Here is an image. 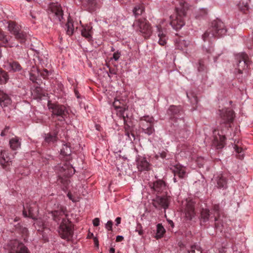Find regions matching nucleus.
<instances>
[{
	"label": "nucleus",
	"mask_w": 253,
	"mask_h": 253,
	"mask_svg": "<svg viewBox=\"0 0 253 253\" xmlns=\"http://www.w3.org/2000/svg\"><path fill=\"white\" fill-rule=\"evenodd\" d=\"M176 1L178 2L179 6L175 7V13L170 16V24L174 29L178 30L185 25L184 17L186 15L188 6L184 0Z\"/></svg>",
	"instance_id": "nucleus-1"
},
{
	"label": "nucleus",
	"mask_w": 253,
	"mask_h": 253,
	"mask_svg": "<svg viewBox=\"0 0 253 253\" xmlns=\"http://www.w3.org/2000/svg\"><path fill=\"white\" fill-rule=\"evenodd\" d=\"M227 29L223 22L219 20L212 22L210 27L202 35L204 41H209L213 38H219L226 35Z\"/></svg>",
	"instance_id": "nucleus-2"
},
{
	"label": "nucleus",
	"mask_w": 253,
	"mask_h": 253,
	"mask_svg": "<svg viewBox=\"0 0 253 253\" xmlns=\"http://www.w3.org/2000/svg\"><path fill=\"white\" fill-rule=\"evenodd\" d=\"M23 208V215L25 217H29L35 220L34 225L38 231H42L43 229L47 228V224L43 219L41 218H37L38 214V210L35 205H34V207H30L28 212L24 207Z\"/></svg>",
	"instance_id": "nucleus-3"
},
{
	"label": "nucleus",
	"mask_w": 253,
	"mask_h": 253,
	"mask_svg": "<svg viewBox=\"0 0 253 253\" xmlns=\"http://www.w3.org/2000/svg\"><path fill=\"white\" fill-rule=\"evenodd\" d=\"M74 225L68 219H63L59 227L58 233L61 238L70 240L74 234Z\"/></svg>",
	"instance_id": "nucleus-4"
},
{
	"label": "nucleus",
	"mask_w": 253,
	"mask_h": 253,
	"mask_svg": "<svg viewBox=\"0 0 253 253\" xmlns=\"http://www.w3.org/2000/svg\"><path fill=\"white\" fill-rule=\"evenodd\" d=\"M132 26L136 31H139L146 39L150 38L152 34V27L145 18L135 20Z\"/></svg>",
	"instance_id": "nucleus-5"
},
{
	"label": "nucleus",
	"mask_w": 253,
	"mask_h": 253,
	"mask_svg": "<svg viewBox=\"0 0 253 253\" xmlns=\"http://www.w3.org/2000/svg\"><path fill=\"white\" fill-rule=\"evenodd\" d=\"M8 31L14 35L15 38L21 43H24L26 41L27 34L21 30V26L14 21L8 22Z\"/></svg>",
	"instance_id": "nucleus-6"
},
{
	"label": "nucleus",
	"mask_w": 253,
	"mask_h": 253,
	"mask_svg": "<svg viewBox=\"0 0 253 253\" xmlns=\"http://www.w3.org/2000/svg\"><path fill=\"white\" fill-rule=\"evenodd\" d=\"M48 13L50 18L55 22H60L63 19V11L58 3H52L49 5Z\"/></svg>",
	"instance_id": "nucleus-7"
},
{
	"label": "nucleus",
	"mask_w": 253,
	"mask_h": 253,
	"mask_svg": "<svg viewBox=\"0 0 253 253\" xmlns=\"http://www.w3.org/2000/svg\"><path fill=\"white\" fill-rule=\"evenodd\" d=\"M218 120L220 125H230L234 120L235 115L234 111L230 109L219 110Z\"/></svg>",
	"instance_id": "nucleus-8"
},
{
	"label": "nucleus",
	"mask_w": 253,
	"mask_h": 253,
	"mask_svg": "<svg viewBox=\"0 0 253 253\" xmlns=\"http://www.w3.org/2000/svg\"><path fill=\"white\" fill-rule=\"evenodd\" d=\"M59 171L60 172V176H63L65 177V179L63 178H60L59 180V182L63 183L64 186L67 187L70 182L68 177L74 173L75 169L71 166L65 164L60 168Z\"/></svg>",
	"instance_id": "nucleus-9"
},
{
	"label": "nucleus",
	"mask_w": 253,
	"mask_h": 253,
	"mask_svg": "<svg viewBox=\"0 0 253 253\" xmlns=\"http://www.w3.org/2000/svg\"><path fill=\"white\" fill-rule=\"evenodd\" d=\"M7 248L9 253H30L28 248L17 240L10 241Z\"/></svg>",
	"instance_id": "nucleus-10"
},
{
	"label": "nucleus",
	"mask_w": 253,
	"mask_h": 253,
	"mask_svg": "<svg viewBox=\"0 0 253 253\" xmlns=\"http://www.w3.org/2000/svg\"><path fill=\"white\" fill-rule=\"evenodd\" d=\"M48 106L49 109L51 110L52 116L61 117L62 119L60 121L64 120L67 111L64 105L48 103Z\"/></svg>",
	"instance_id": "nucleus-11"
},
{
	"label": "nucleus",
	"mask_w": 253,
	"mask_h": 253,
	"mask_svg": "<svg viewBox=\"0 0 253 253\" xmlns=\"http://www.w3.org/2000/svg\"><path fill=\"white\" fill-rule=\"evenodd\" d=\"M170 202V196L161 197L158 196L153 200V205L156 208H161L167 209L169 206Z\"/></svg>",
	"instance_id": "nucleus-12"
},
{
	"label": "nucleus",
	"mask_w": 253,
	"mask_h": 253,
	"mask_svg": "<svg viewBox=\"0 0 253 253\" xmlns=\"http://www.w3.org/2000/svg\"><path fill=\"white\" fill-rule=\"evenodd\" d=\"M236 59L238 61V69L239 73H242V70L248 68L249 64L248 56L245 53H241L236 56Z\"/></svg>",
	"instance_id": "nucleus-13"
},
{
	"label": "nucleus",
	"mask_w": 253,
	"mask_h": 253,
	"mask_svg": "<svg viewBox=\"0 0 253 253\" xmlns=\"http://www.w3.org/2000/svg\"><path fill=\"white\" fill-rule=\"evenodd\" d=\"M151 189L157 194L166 193L167 186L166 182L163 180L159 179L149 184Z\"/></svg>",
	"instance_id": "nucleus-14"
},
{
	"label": "nucleus",
	"mask_w": 253,
	"mask_h": 253,
	"mask_svg": "<svg viewBox=\"0 0 253 253\" xmlns=\"http://www.w3.org/2000/svg\"><path fill=\"white\" fill-rule=\"evenodd\" d=\"M137 168L139 171H149L151 169V164L145 157L138 156L136 159Z\"/></svg>",
	"instance_id": "nucleus-15"
},
{
	"label": "nucleus",
	"mask_w": 253,
	"mask_h": 253,
	"mask_svg": "<svg viewBox=\"0 0 253 253\" xmlns=\"http://www.w3.org/2000/svg\"><path fill=\"white\" fill-rule=\"evenodd\" d=\"M185 217L186 220H191L195 216L194 204L191 201H187L184 210Z\"/></svg>",
	"instance_id": "nucleus-16"
},
{
	"label": "nucleus",
	"mask_w": 253,
	"mask_h": 253,
	"mask_svg": "<svg viewBox=\"0 0 253 253\" xmlns=\"http://www.w3.org/2000/svg\"><path fill=\"white\" fill-rule=\"evenodd\" d=\"M164 20H161L160 23L156 26L158 32V36L159 37L158 43L160 45L164 46L167 42L168 37L164 33L162 29V25L163 24Z\"/></svg>",
	"instance_id": "nucleus-17"
},
{
	"label": "nucleus",
	"mask_w": 253,
	"mask_h": 253,
	"mask_svg": "<svg viewBox=\"0 0 253 253\" xmlns=\"http://www.w3.org/2000/svg\"><path fill=\"white\" fill-rule=\"evenodd\" d=\"M53 219L56 222H59L60 220L62 221L64 219H68L66 217L65 208L61 207L58 210L51 211Z\"/></svg>",
	"instance_id": "nucleus-18"
},
{
	"label": "nucleus",
	"mask_w": 253,
	"mask_h": 253,
	"mask_svg": "<svg viewBox=\"0 0 253 253\" xmlns=\"http://www.w3.org/2000/svg\"><path fill=\"white\" fill-rule=\"evenodd\" d=\"M3 67L9 71L13 72H18L21 70L22 67L20 64L15 61H6L3 64Z\"/></svg>",
	"instance_id": "nucleus-19"
},
{
	"label": "nucleus",
	"mask_w": 253,
	"mask_h": 253,
	"mask_svg": "<svg viewBox=\"0 0 253 253\" xmlns=\"http://www.w3.org/2000/svg\"><path fill=\"white\" fill-rule=\"evenodd\" d=\"M216 132L217 131L215 129L213 131L214 136L213 143L216 146L217 149H220L223 147L224 145L225 137L224 135L219 134L218 133L216 135Z\"/></svg>",
	"instance_id": "nucleus-20"
},
{
	"label": "nucleus",
	"mask_w": 253,
	"mask_h": 253,
	"mask_svg": "<svg viewBox=\"0 0 253 253\" xmlns=\"http://www.w3.org/2000/svg\"><path fill=\"white\" fill-rule=\"evenodd\" d=\"M174 175H178L179 178H183L186 175V169L180 164H176L171 168Z\"/></svg>",
	"instance_id": "nucleus-21"
},
{
	"label": "nucleus",
	"mask_w": 253,
	"mask_h": 253,
	"mask_svg": "<svg viewBox=\"0 0 253 253\" xmlns=\"http://www.w3.org/2000/svg\"><path fill=\"white\" fill-rule=\"evenodd\" d=\"M83 29L81 31V34L83 37L85 38L87 41H90L92 39L93 32L92 27L90 25H85L82 26Z\"/></svg>",
	"instance_id": "nucleus-22"
},
{
	"label": "nucleus",
	"mask_w": 253,
	"mask_h": 253,
	"mask_svg": "<svg viewBox=\"0 0 253 253\" xmlns=\"http://www.w3.org/2000/svg\"><path fill=\"white\" fill-rule=\"evenodd\" d=\"M7 152L3 150L0 152V163L4 169H6L7 166L11 164L10 158L7 156Z\"/></svg>",
	"instance_id": "nucleus-23"
},
{
	"label": "nucleus",
	"mask_w": 253,
	"mask_h": 253,
	"mask_svg": "<svg viewBox=\"0 0 253 253\" xmlns=\"http://www.w3.org/2000/svg\"><path fill=\"white\" fill-rule=\"evenodd\" d=\"M11 103V99L8 94L2 91H0V105L2 107H6Z\"/></svg>",
	"instance_id": "nucleus-24"
},
{
	"label": "nucleus",
	"mask_w": 253,
	"mask_h": 253,
	"mask_svg": "<svg viewBox=\"0 0 253 253\" xmlns=\"http://www.w3.org/2000/svg\"><path fill=\"white\" fill-rule=\"evenodd\" d=\"M10 147L13 150H16L21 147V139L17 136H15L9 140Z\"/></svg>",
	"instance_id": "nucleus-25"
},
{
	"label": "nucleus",
	"mask_w": 253,
	"mask_h": 253,
	"mask_svg": "<svg viewBox=\"0 0 253 253\" xmlns=\"http://www.w3.org/2000/svg\"><path fill=\"white\" fill-rule=\"evenodd\" d=\"M211 214V212L208 209H202L201 212V220L203 222H207L210 219H212L213 216Z\"/></svg>",
	"instance_id": "nucleus-26"
},
{
	"label": "nucleus",
	"mask_w": 253,
	"mask_h": 253,
	"mask_svg": "<svg viewBox=\"0 0 253 253\" xmlns=\"http://www.w3.org/2000/svg\"><path fill=\"white\" fill-rule=\"evenodd\" d=\"M211 214H213V221H217L220 216V207L219 205H213L211 211Z\"/></svg>",
	"instance_id": "nucleus-27"
},
{
	"label": "nucleus",
	"mask_w": 253,
	"mask_h": 253,
	"mask_svg": "<svg viewBox=\"0 0 253 253\" xmlns=\"http://www.w3.org/2000/svg\"><path fill=\"white\" fill-rule=\"evenodd\" d=\"M166 230L163 225L160 223L158 224L157 225V233L155 238L157 240L162 238Z\"/></svg>",
	"instance_id": "nucleus-28"
},
{
	"label": "nucleus",
	"mask_w": 253,
	"mask_h": 253,
	"mask_svg": "<svg viewBox=\"0 0 253 253\" xmlns=\"http://www.w3.org/2000/svg\"><path fill=\"white\" fill-rule=\"evenodd\" d=\"M217 184L219 188H225L227 187V179L222 174L217 177Z\"/></svg>",
	"instance_id": "nucleus-29"
},
{
	"label": "nucleus",
	"mask_w": 253,
	"mask_h": 253,
	"mask_svg": "<svg viewBox=\"0 0 253 253\" xmlns=\"http://www.w3.org/2000/svg\"><path fill=\"white\" fill-rule=\"evenodd\" d=\"M119 109L118 114L121 117L123 118V119L124 120V124L126 126H125V133L126 135L129 136V132L127 130V127H129V126H127L126 125V120L124 115L125 112L126 111V108L125 107H120V108H118Z\"/></svg>",
	"instance_id": "nucleus-30"
},
{
	"label": "nucleus",
	"mask_w": 253,
	"mask_h": 253,
	"mask_svg": "<svg viewBox=\"0 0 253 253\" xmlns=\"http://www.w3.org/2000/svg\"><path fill=\"white\" fill-rule=\"evenodd\" d=\"M65 28L66 30V33L68 35L71 36L73 35L74 31V27L72 20L68 19L65 25Z\"/></svg>",
	"instance_id": "nucleus-31"
},
{
	"label": "nucleus",
	"mask_w": 253,
	"mask_h": 253,
	"mask_svg": "<svg viewBox=\"0 0 253 253\" xmlns=\"http://www.w3.org/2000/svg\"><path fill=\"white\" fill-rule=\"evenodd\" d=\"M82 2L90 11L94 10L96 5V0H82Z\"/></svg>",
	"instance_id": "nucleus-32"
},
{
	"label": "nucleus",
	"mask_w": 253,
	"mask_h": 253,
	"mask_svg": "<svg viewBox=\"0 0 253 253\" xmlns=\"http://www.w3.org/2000/svg\"><path fill=\"white\" fill-rule=\"evenodd\" d=\"M141 127L143 129V131L149 135L152 134L154 132L153 125H145L144 123H142Z\"/></svg>",
	"instance_id": "nucleus-33"
},
{
	"label": "nucleus",
	"mask_w": 253,
	"mask_h": 253,
	"mask_svg": "<svg viewBox=\"0 0 253 253\" xmlns=\"http://www.w3.org/2000/svg\"><path fill=\"white\" fill-rule=\"evenodd\" d=\"M44 140L47 143L56 142L57 140V133H47L45 134Z\"/></svg>",
	"instance_id": "nucleus-34"
},
{
	"label": "nucleus",
	"mask_w": 253,
	"mask_h": 253,
	"mask_svg": "<svg viewBox=\"0 0 253 253\" xmlns=\"http://www.w3.org/2000/svg\"><path fill=\"white\" fill-rule=\"evenodd\" d=\"M144 123L145 125H153L154 118L152 117L144 116L140 119V126L141 124Z\"/></svg>",
	"instance_id": "nucleus-35"
},
{
	"label": "nucleus",
	"mask_w": 253,
	"mask_h": 253,
	"mask_svg": "<svg viewBox=\"0 0 253 253\" xmlns=\"http://www.w3.org/2000/svg\"><path fill=\"white\" fill-rule=\"evenodd\" d=\"M8 79L9 77L7 73L2 70H0V84H6Z\"/></svg>",
	"instance_id": "nucleus-36"
},
{
	"label": "nucleus",
	"mask_w": 253,
	"mask_h": 253,
	"mask_svg": "<svg viewBox=\"0 0 253 253\" xmlns=\"http://www.w3.org/2000/svg\"><path fill=\"white\" fill-rule=\"evenodd\" d=\"M8 45V40L4 33L0 30V46H7Z\"/></svg>",
	"instance_id": "nucleus-37"
},
{
	"label": "nucleus",
	"mask_w": 253,
	"mask_h": 253,
	"mask_svg": "<svg viewBox=\"0 0 253 253\" xmlns=\"http://www.w3.org/2000/svg\"><path fill=\"white\" fill-rule=\"evenodd\" d=\"M144 11V7L142 4L136 6L133 10V13L135 16L141 15Z\"/></svg>",
	"instance_id": "nucleus-38"
},
{
	"label": "nucleus",
	"mask_w": 253,
	"mask_h": 253,
	"mask_svg": "<svg viewBox=\"0 0 253 253\" xmlns=\"http://www.w3.org/2000/svg\"><path fill=\"white\" fill-rule=\"evenodd\" d=\"M182 111L181 108L180 106H170L169 109V112L171 115H176Z\"/></svg>",
	"instance_id": "nucleus-39"
},
{
	"label": "nucleus",
	"mask_w": 253,
	"mask_h": 253,
	"mask_svg": "<svg viewBox=\"0 0 253 253\" xmlns=\"http://www.w3.org/2000/svg\"><path fill=\"white\" fill-rule=\"evenodd\" d=\"M236 152L238 153L237 157L241 160H242L245 156V151L241 147L235 145L234 147Z\"/></svg>",
	"instance_id": "nucleus-40"
},
{
	"label": "nucleus",
	"mask_w": 253,
	"mask_h": 253,
	"mask_svg": "<svg viewBox=\"0 0 253 253\" xmlns=\"http://www.w3.org/2000/svg\"><path fill=\"white\" fill-rule=\"evenodd\" d=\"M71 149L67 144H64L62 148L61 149V154L64 156H68L71 154Z\"/></svg>",
	"instance_id": "nucleus-41"
},
{
	"label": "nucleus",
	"mask_w": 253,
	"mask_h": 253,
	"mask_svg": "<svg viewBox=\"0 0 253 253\" xmlns=\"http://www.w3.org/2000/svg\"><path fill=\"white\" fill-rule=\"evenodd\" d=\"M238 7L240 10L244 12L248 9V4L247 3H244L243 2H240L238 4Z\"/></svg>",
	"instance_id": "nucleus-42"
},
{
	"label": "nucleus",
	"mask_w": 253,
	"mask_h": 253,
	"mask_svg": "<svg viewBox=\"0 0 253 253\" xmlns=\"http://www.w3.org/2000/svg\"><path fill=\"white\" fill-rule=\"evenodd\" d=\"M135 232H137L140 236L142 235L144 233L142 226L140 224H138L135 229Z\"/></svg>",
	"instance_id": "nucleus-43"
},
{
	"label": "nucleus",
	"mask_w": 253,
	"mask_h": 253,
	"mask_svg": "<svg viewBox=\"0 0 253 253\" xmlns=\"http://www.w3.org/2000/svg\"><path fill=\"white\" fill-rule=\"evenodd\" d=\"M42 77L44 79L46 78L48 76V71L46 69H44L42 71H39Z\"/></svg>",
	"instance_id": "nucleus-44"
},
{
	"label": "nucleus",
	"mask_w": 253,
	"mask_h": 253,
	"mask_svg": "<svg viewBox=\"0 0 253 253\" xmlns=\"http://www.w3.org/2000/svg\"><path fill=\"white\" fill-rule=\"evenodd\" d=\"M67 196L69 198V199L72 201L73 202H76L78 201V198H77L76 197H74L72 193L71 192H68L67 194Z\"/></svg>",
	"instance_id": "nucleus-45"
},
{
	"label": "nucleus",
	"mask_w": 253,
	"mask_h": 253,
	"mask_svg": "<svg viewBox=\"0 0 253 253\" xmlns=\"http://www.w3.org/2000/svg\"><path fill=\"white\" fill-rule=\"evenodd\" d=\"M113 222L112 221H108L106 224L105 227L108 231H112Z\"/></svg>",
	"instance_id": "nucleus-46"
},
{
	"label": "nucleus",
	"mask_w": 253,
	"mask_h": 253,
	"mask_svg": "<svg viewBox=\"0 0 253 253\" xmlns=\"http://www.w3.org/2000/svg\"><path fill=\"white\" fill-rule=\"evenodd\" d=\"M207 13H208V11L206 9H205V8L201 9L199 11V16H201V17L204 16L205 15H206L207 14Z\"/></svg>",
	"instance_id": "nucleus-47"
},
{
	"label": "nucleus",
	"mask_w": 253,
	"mask_h": 253,
	"mask_svg": "<svg viewBox=\"0 0 253 253\" xmlns=\"http://www.w3.org/2000/svg\"><path fill=\"white\" fill-rule=\"evenodd\" d=\"M120 102L119 101V100L115 99V101L113 102V105L116 109H118L120 107Z\"/></svg>",
	"instance_id": "nucleus-48"
},
{
	"label": "nucleus",
	"mask_w": 253,
	"mask_h": 253,
	"mask_svg": "<svg viewBox=\"0 0 253 253\" xmlns=\"http://www.w3.org/2000/svg\"><path fill=\"white\" fill-rule=\"evenodd\" d=\"M120 55L121 53L119 51H117L114 53L113 58L115 61H117L119 59Z\"/></svg>",
	"instance_id": "nucleus-49"
},
{
	"label": "nucleus",
	"mask_w": 253,
	"mask_h": 253,
	"mask_svg": "<svg viewBox=\"0 0 253 253\" xmlns=\"http://www.w3.org/2000/svg\"><path fill=\"white\" fill-rule=\"evenodd\" d=\"M93 224L94 226H98L100 223V220L98 218H95L92 221Z\"/></svg>",
	"instance_id": "nucleus-50"
},
{
	"label": "nucleus",
	"mask_w": 253,
	"mask_h": 253,
	"mask_svg": "<svg viewBox=\"0 0 253 253\" xmlns=\"http://www.w3.org/2000/svg\"><path fill=\"white\" fill-rule=\"evenodd\" d=\"M9 129V127H8V126L5 127V128L1 131V134H0L1 136H4L6 135Z\"/></svg>",
	"instance_id": "nucleus-51"
},
{
	"label": "nucleus",
	"mask_w": 253,
	"mask_h": 253,
	"mask_svg": "<svg viewBox=\"0 0 253 253\" xmlns=\"http://www.w3.org/2000/svg\"><path fill=\"white\" fill-rule=\"evenodd\" d=\"M199 66L198 67L199 71H202L205 69V66L202 61H200L199 63Z\"/></svg>",
	"instance_id": "nucleus-52"
},
{
	"label": "nucleus",
	"mask_w": 253,
	"mask_h": 253,
	"mask_svg": "<svg viewBox=\"0 0 253 253\" xmlns=\"http://www.w3.org/2000/svg\"><path fill=\"white\" fill-rule=\"evenodd\" d=\"M124 239V238L123 236L119 235L116 237V241L117 242H120L122 241Z\"/></svg>",
	"instance_id": "nucleus-53"
},
{
	"label": "nucleus",
	"mask_w": 253,
	"mask_h": 253,
	"mask_svg": "<svg viewBox=\"0 0 253 253\" xmlns=\"http://www.w3.org/2000/svg\"><path fill=\"white\" fill-rule=\"evenodd\" d=\"M93 241L95 246L98 247L99 246V241L98 239L96 237H93Z\"/></svg>",
	"instance_id": "nucleus-54"
},
{
	"label": "nucleus",
	"mask_w": 253,
	"mask_h": 253,
	"mask_svg": "<svg viewBox=\"0 0 253 253\" xmlns=\"http://www.w3.org/2000/svg\"><path fill=\"white\" fill-rule=\"evenodd\" d=\"M167 156V153L165 151H163L160 153V157L163 159H164Z\"/></svg>",
	"instance_id": "nucleus-55"
},
{
	"label": "nucleus",
	"mask_w": 253,
	"mask_h": 253,
	"mask_svg": "<svg viewBox=\"0 0 253 253\" xmlns=\"http://www.w3.org/2000/svg\"><path fill=\"white\" fill-rule=\"evenodd\" d=\"M115 221L116 222V225H118L121 223V218L118 217L116 218Z\"/></svg>",
	"instance_id": "nucleus-56"
},
{
	"label": "nucleus",
	"mask_w": 253,
	"mask_h": 253,
	"mask_svg": "<svg viewBox=\"0 0 253 253\" xmlns=\"http://www.w3.org/2000/svg\"><path fill=\"white\" fill-rule=\"evenodd\" d=\"M92 238H93V234L92 233L89 232L87 236V238L91 239Z\"/></svg>",
	"instance_id": "nucleus-57"
},
{
	"label": "nucleus",
	"mask_w": 253,
	"mask_h": 253,
	"mask_svg": "<svg viewBox=\"0 0 253 253\" xmlns=\"http://www.w3.org/2000/svg\"><path fill=\"white\" fill-rule=\"evenodd\" d=\"M115 250L114 248H111L109 250V253H115Z\"/></svg>",
	"instance_id": "nucleus-58"
},
{
	"label": "nucleus",
	"mask_w": 253,
	"mask_h": 253,
	"mask_svg": "<svg viewBox=\"0 0 253 253\" xmlns=\"http://www.w3.org/2000/svg\"><path fill=\"white\" fill-rule=\"evenodd\" d=\"M169 222L170 224V226H171V227L173 228L174 227V223L172 222V221L169 220Z\"/></svg>",
	"instance_id": "nucleus-59"
},
{
	"label": "nucleus",
	"mask_w": 253,
	"mask_h": 253,
	"mask_svg": "<svg viewBox=\"0 0 253 253\" xmlns=\"http://www.w3.org/2000/svg\"><path fill=\"white\" fill-rule=\"evenodd\" d=\"M193 249V246H192L191 247V251H189L188 252L189 253H195V250Z\"/></svg>",
	"instance_id": "nucleus-60"
},
{
	"label": "nucleus",
	"mask_w": 253,
	"mask_h": 253,
	"mask_svg": "<svg viewBox=\"0 0 253 253\" xmlns=\"http://www.w3.org/2000/svg\"><path fill=\"white\" fill-rule=\"evenodd\" d=\"M23 232H24V233H25V234L27 235V233H28V230H27V229H26V228H24V229H23Z\"/></svg>",
	"instance_id": "nucleus-61"
},
{
	"label": "nucleus",
	"mask_w": 253,
	"mask_h": 253,
	"mask_svg": "<svg viewBox=\"0 0 253 253\" xmlns=\"http://www.w3.org/2000/svg\"><path fill=\"white\" fill-rule=\"evenodd\" d=\"M213 50V49H209L208 50H207V52H210V53H211L212 52V51Z\"/></svg>",
	"instance_id": "nucleus-62"
},
{
	"label": "nucleus",
	"mask_w": 253,
	"mask_h": 253,
	"mask_svg": "<svg viewBox=\"0 0 253 253\" xmlns=\"http://www.w3.org/2000/svg\"><path fill=\"white\" fill-rule=\"evenodd\" d=\"M198 160L203 161V159L202 158H198Z\"/></svg>",
	"instance_id": "nucleus-63"
},
{
	"label": "nucleus",
	"mask_w": 253,
	"mask_h": 253,
	"mask_svg": "<svg viewBox=\"0 0 253 253\" xmlns=\"http://www.w3.org/2000/svg\"><path fill=\"white\" fill-rule=\"evenodd\" d=\"M159 158V156L158 155H156V158L158 159Z\"/></svg>",
	"instance_id": "nucleus-64"
}]
</instances>
